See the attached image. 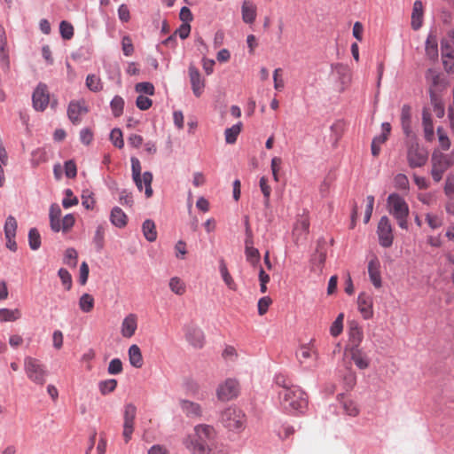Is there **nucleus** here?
Masks as SVG:
<instances>
[{"mask_svg":"<svg viewBox=\"0 0 454 454\" xmlns=\"http://www.w3.org/2000/svg\"><path fill=\"white\" fill-rule=\"evenodd\" d=\"M431 176L435 183H439L444 173L453 165V160L450 154L441 152H434L431 157Z\"/></svg>","mask_w":454,"mask_h":454,"instance_id":"0eeeda50","label":"nucleus"},{"mask_svg":"<svg viewBox=\"0 0 454 454\" xmlns=\"http://www.w3.org/2000/svg\"><path fill=\"white\" fill-rule=\"evenodd\" d=\"M21 313L18 309H0V322H12L20 318Z\"/></svg>","mask_w":454,"mask_h":454,"instance_id":"e433bc0d","label":"nucleus"},{"mask_svg":"<svg viewBox=\"0 0 454 454\" xmlns=\"http://www.w3.org/2000/svg\"><path fill=\"white\" fill-rule=\"evenodd\" d=\"M378 236L380 246L389 247L393 244V231L387 216H382L378 223Z\"/></svg>","mask_w":454,"mask_h":454,"instance_id":"9d476101","label":"nucleus"},{"mask_svg":"<svg viewBox=\"0 0 454 454\" xmlns=\"http://www.w3.org/2000/svg\"><path fill=\"white\" fill-rule=\"evenodd\" d=\"M239 384L234 379H227L216 389V395L220 401H230L238 396Z\"/></svg>","mask_w":454,"mask_h":454,"instance_id":"6e6552de","label":"nucleus"},{"mask_svg":"<svg viewBox=\"0 0 454 454\" xmlns=\"http://www.w3.org/2000/svg\"><path fill=\"white\" fill-rule=\"evenodd\" d=\"M426 221L431 229H438L442 225V218L437 215L427 214Z\"/></svg>","mask_w":454,"mask_h":454,"instance_id":"052dcab7","label":"nucleus"},{"mask_svg":"<svg viewBox=\"0 0 454 454\" xmlns=\"http://www.w3.org/2000/svg\"><path fill=\"white\" fill-rule=\"evenodd\" d=\"M444 193L448 197H454V172L448 175L445 185H444Z\"/></svg>","mask_w":454,"mask_h":454,"instance_id":"338daca9","label":"nucleus"},{"mask_svg":"<svg viewBox=\"0 0 454 454\" xmlns=\"http://www.w3.org/2000/svg\"><path fill=\"white\" fill-rule=\"evenodd\" d=\"M276 384L281 387V390L290 389L294 387H297L298 386H294L292 384L291 380L283 374H278L275 378Z\"/></svg>","mask_w":454,"mask_h":454,"instance_id":"6e6d98bb","label":"nucleus"},{"mask_svg":"<svg viewBox=\"0 0 454 454\" xmlns=\"http://www.w3.org/2000/svg\"><path fill=\"white\" fill-rule=\"evenodd\" d=\"M380 262L377 256L373 255L368 262V274L370 280L375 288L382 286Z\"/></svg>","mask_w":454,"mask_h":454,"instance_id":"dca6fc26","label":"nucleus"},{"mask_svg":"<svg viewBox=\"0 0 454 454\" xmlns=\"http://www.w3.org/2000/svg\"><path fill=\"white\" fill-rule=\"evenodd\" d=\"M241 122L233 125L231 128L225 129V141L227 144H234L237 140L239 134L241 131Z\"/></svg>","mask_w":454,"mask_h":454,"instance_id":"4c0bfd02","label":"nucleus"},{"mask_svg":"<svg viewBox=\"0 0 454 454\" xmlns=\"http://www.w3.org/2000/svg\"><path fill=\"white\" fill-rule=\"evenodd\" d=\"M381 129H382L381 135L375 137L372 140L373 143L378 144L380 145L384 144L387 141V139L390 134V131H391L390 123L383 122L381 125Z\"/></svg>","mask_w":454,"mask_h":454,"instance_id":"8fccbe9b","label":"nucleus"},{"mask_svg":"<svg viewBox=\"0 0 454 454\" xmlns=\"http://www.w3.org/2000/svg\"><path fill=\"white\" fill-rule=\"evenodd\" d=\"M86 86L94 92H98L103 89L101 79L95 74H89L87 76Z\"/></svg>","mask_w":454,"mask_h":454,"instance_id":"79ce46f5","label":"nucleus"},{"mask_svg":"<svg viewBox=\"0 0 454 454\" xmlns=\"http://www.w3.org/2000/svg\"><path fill=\"white\" fill-rule=\"evenodd\" d=\"M216 431L213 426L200 424L184 440V447L192 454H210L215 447Z\"/></svg>","mask_w":454,"mask_h":454,"instance_id":"f257e3e1","label":"nucleus"},{"mask_svg":"<svg viewBox=\"0 0 454 454\" xmlns=\"http://www.w3.org/2000/svg\"><path fill=\"white\" fill-rule=\"evenodd\" d=\"M309 229V219L307 215H300L293 229V238L296 245L304 242L307 239Z\"/></svg>","mask_w":454,"mask_h":454,"instance_id":"9b49d317","label":"nucleus"},{"mask_svg":"<svg viewBox=\"0 0 454 454\" xmlns=\"http://www.w3.org/2000/svg\"><path fill=\"white\" fill-rule=\"evenodd\" d=\"M66 197L62 200V205L65 208H69L78 204V199L74 196L73 192L70 189H67L65 192Z\"/></svg>","mask_w":454,"mask_h":454,"instance_id":"13d9d810","label":"nucleus"},{"mask_svg":"<svg viewBox=\"0 0 454 454\" xmlns=\"http://www.w3.org/2000/svg\"><path fill=\"white\" fill-rule=\"evenodd\" d=\"M282 73L283 70L281 68H276L273 73L274 88L278 91H281L285 87Z\"/></svg>","mask_w":454,"mask_h":454,"instance_id":"bf43d9fd","label":"nucleus"},{"mask_svg":"<svg viewBox=\"0 0 454 454\" xmlns=\"http://www.w3.org/2000/svg\"><path fill=\"white\" fill-rule=\"evenodd\" d=\"M17 221L12 215H9L6 218L4 224V235L5 238H15L17 231Z\"/></svg>","mask_w":454,"mask_h":454,"instance_id":"ea45409f","label":"nucleus"},{"mask_svg":"<svg viewBox=\"0 0 454 454\" xmlns=\"http://www.w3.org/2000/svg\"><path fill=\"white\" fill-rule=\"evenodd\" d=\"M427 152L418 144H411L407 151V160L412 168H420L427 161Z\"/></svg>","mask_w":454,"mask_h":454,"instance_id":"1a4fd4ad","label":"nucleus"},{"mask_svg":"<svg viewBox=\"0 0 454 454\" xmlns=\"http://www.w3.org/2000/svg\"><path fill=\"white\" fill-rule=\"evenodd\" d=\"M395 185L396 188L401 190H407L409 188V180L408 177L404 174H398L395 176Z\"/></svg>","mask_w":454,"mask_h":454,"instance_id":"774afa93","label":"nucleus"},{"mask_svg":"<svg viewBox=\"0 0 454 454\" xmlns=\"http://www.w3.org/2000/svg\"><path fill=\"white\" fill-rule=\"evenodd\" d=\"M188 72L192 92L195 97L200 98L206 86L205 79L201 77L199 69L194 66H190Z\"/></svg>","mask_w":454,"mask_h":454,"instance_id":"ddd939ff","label":"nucleus"},{"mask_svg":"<svg viewBox=\"0 0 454 454\" xmlns=\"http://www.w3.org/2000/svg\"><path fill=\"white\" fill-rule=\"evenodd\" d=\"M110 222L117 228H124L128 223V216L119 207H114L111 210Z\"/></svg>","mask_w":454,"mask_h":454,"instance_id":"bb28decb","label":"nucleus"},{"mask_svg":"<svg viewBox=\"0 0 454 454\" xmlns=\"http://www.w3.org/2000/svg\"><path fill=\"white\" fill-rule=\"evenodd\" d=\"M426 54L431 59H435L438 57V40L433 33H430L427 38Z\"/></svg>","mask_w":454,"mask_h":454,"instance_id":"c756f323","label":"nucleus"},{"mask_svg":"<svg viewBox=\"0 0 454 454\" xmlns=\"http://www.w3.org/2000/svg\"><path fill=\"white\" fill-rule=\"evenodd\" d=\"M137 329V316L130 313L127 315L121 322V333L122 337L131 338Z\"/></svg>","mask_w":454,"mask_h":454,"instance_id":"f3484780","label":"nucleus"},{"mask_svg":"<svg viewBox=\"0 0 454 454\" xmlns=\"http://www.w3.org/2000/svg\"><path fill=\"white\" fill-rule=\"evenodd\" d=\"M130 161L132 169V178L137 189L141 192L143 190V185H145V194L146 198L152 197L153 193L152 188L153 174L149 171H146L141 176L142 168L139 160L136 157H132Z\"/></svg>","mask_w":454,"mask_h":454,"instance_id":"20e7f679","label":"nucleus"},{"mask_svg":"<svg viewBox=\"0 0 454 454\" xmlns=\"http://www.w3.org/2000/svg\"><path fill=\"white\" fill-rule=\"evenodd\" d=\"M442 58L446 71L451 72L454 69V50L452 47L442 42Z\"/></svg>","mask_w":454,"mask_h":454,"instance_id":"393cba45","label":"nucleus"},{"mask_svg":"<svg viewBox=\"0 0 454 454\" xmlns=\"http://www.w3.org/2000/svg\"><path fill=\"white\" fill-rule=\"evenodd\" d=\"M342 407L345 412L351 417H356L359 414V409L356 403L350 399H345L342 402Z\"/></svg>","mask_w":454,"mask_h":454,"instance_id":"09e8293b","label":"nucleus"},{"mask_svg":"<svg viewBox=\"0 0 454 454\" xmlns=\"http://www.w3.org/2000/svg\"><path fill=\"white\" fill-rule=\"evenodd\" d=\"M110 139L113 142L114 145L118 148H122L124 145V141L122 138V132L119 129H114L110 134Z\"/></svg>","mask_w":454,"mask_h":454,"instance_id":"4d7b16f0","label":"nucleus"},{"mask_svg":"<svg viewBox=\"0 0 454 454\" xmlns=\"http://www.w3.org/2000/svg\"><path fill=\"white\" fill-rule=\"evenodd\" d=\"M278 400L281 408L288 413L303 412L308 405L307 395L300 387L279 390Z\"/></svg>","mask_w":454,"mask_h":454,"instance_id":"f03ea898","label":"nucleus"},{"mask_svg":"<svg viewBox=\"0 0 454 454\" xmlns=\"http://www.w3.org/2000/svg\"><path fill=\"white\" fill-rule=\"evenodd\" d=\"M348 337L350 348H358L363 340L364 333L357 323L351 322L349 324Z\"/></svg>","mask_w":454,"mask_h":454,"instance_id":"412c9836","label":"nucleus"},{"mask_svg":"<svg viewBox=\"0 0 454 454\" xmlns=\"http://www.w3.org/2000/svg\"><path fill=\"white\" fill-rule=\"evenodd\" d=\"M423 4L421 1H415L411 13V27L418 30L422 25Z\"/></svg>","mask_w":454,"mask_h":454,"instance_id":"cd10ccee","label":"nucleus"},{"mask_svg":"<svg viewBox=\"0 0 454 454\" xmlns=\"http://www.w3.org/2000/svg\"><path fill=\"white\" fill-rule=\"evenodd\" d=\"M88 113V108L84 100L71 101L67 108V115L74 124L81 121V116Z\"/></svg>","mask_w":454,"mask_h":454,"instance_id":"2eb2a0df","label":"nucleus"},{"mask_svg":"<svg viewBox=\"0 0 454 454\" xmlns=\"http://www.w3.org/2000/svg\"><path fill=\"white\" fill-rule=\"evenodd\" d=\"M105 232L106 229L103 224H99L96 231L93 237V242L98 251H100L105 245Z\"/></svg>","mask_w":454,"mask_h":454,"instance_id":"a19ab883","label":"nucleus"},{"mask_svg":"<svg viewBox=\"0 0 454 454\" xmlns=\"http://www.w3.org/2000/svg\"><path fill=\"white\" fill-rule=\"evenodd\" d=\"M183 412L190 418H198L201 416L202 410L199 403L188 400H182L180 402Z\"/></svg>","mask_w":454,"mask_h":454,"instance_id":"a878e982","label":"nucleus"},{"mask_svg":"<svg viewBox=\"0 0 454 454\" xmlns=\"http://www.w3.org/2000/svg\"><path fill=\"white\" fill-rule=\"evenodd\" d=\"M296 357L301 364H306L309 360H317V353L311 344L300 347L296 352Z\"/></svg>","mask_w":454,"mask_h":454,"instance_id":"6ab92c4d","label":"nucleus"},{"mask_svg":"<svg viewBox=\"0 0 454 454\" xmlns=\"http://www.w3.org/2000/svg\"><path fill=\"white\" fill-rule=\"evenodd\" d=\"M136 91L139 93H145L147 95H153L154 94V87L153 83L144 82H138L136 84Z\"/></svg>","mask_w":454,"mask_h":454,"instance_id":"0e129e2a","label":"nucleus"},{"mask_svg":"<svg viewBox=\"0 0 454 454\" xmlns=\"http://www.w3.org/2000/svg\"><path fill=\"white\" fill-rule=\"evenodd\" d=\"M79 307L85 313L90 312L94 308V298L89 294H83L79 300Z\"/></svg>","mask_w":454,"mask_h":454,"instance_id":"58836bf2","label":"nucleus"},{"mask_svg":"<svg viewBox=\"0 0 454 454\" xmlns=\"http://www.w3.org/2000/svg\"><path fill=\"white\" fill-rule=\"evenodd\" d=\"M168 286L175 294L183 295L186 292V285L179 277H173L169 279Z\"/></svg>","mask_w":454,"mask_h":454,"instance_id":"f704fd0d","label":"nucleus"},{"mask_svg":"<svg viewBox=\"0 0 454 454\" xmlns=\"http://www.w3.org/2000/svg\"><path fill=\"white\" fill-rule=\"evenodd\" d=\"M387 209L397 221L402 229H407V217L409 215V206L397 193H391L387 198Z\"/></svg>","mask_w":454,"mask_h":454,"instance_id":"7ed1b4c3","label":"nucleus"},{"mask_svg":"<svg viewBox=\"0 0 454 454\" xmlns=\"http://www.w3.org/2000/svg\"><path fill=\"white\" fill-rule=\"evenodd\" d=\"M137 408L132 403L125 406L124 423H123V437L126 442L131 439L134 431V420L136 418Z\"/></svg>","mask_w":454,"mask_h":454,"instance_id":"f8f14e48","label":"nucleus"},{"mask_svg":"<svg viewBox=\"0 0 454 454\" xmlns=\"http://www.w3.org/2000/svg\"><path fill=\"white\" fill-rule=\"evenodd\" d=\"M401 125L407 137H411V108L409 105H403L401 109Z\"/></svg>","mask_w":454,"mask_h":454,"instance_id":"4be33fe9","label":"nucleus"},{"mask_svg":"<svg viewBox=\"0 0 454 454\" xmlns=\"http://www.w3.org/2000/svg\"><path fill=\"white\" fill-rule=\"evenodd\" d=\"M351 359L355 364L361 370H364L369 366V359L365 353L360 348H349Z\"/></svg>","mask_w":454,"mask_h":454,"instance_id":"b1692460","label":"nucleus"},{"mask_svg":"<svg viewBox=\"0 0 454 454\" xmlns=\"http://www.w3.org/2000/svg\"><path fill=\"white\" fill-rule=\"evenodd\" d=\"M372 298L371 295L363 293L358 295L357 298V305L358 309L361 312L363 317L364 319H369L372 317L373 316V309H372Z\"/></svg>","mask_w":454,"mask_h":454,"instance_id":"a211bd4d","label":"nucleus"},{"mask_svg":"<svg viewBox=\"0 0 454 454\" xmlns=\"http://www.w3.org/2000/svg\"><path fill=\"white\" fill-rule=\"evenodd\" d=\"M59 31L61 34V36L66 39L69 40L74 35V27L67 21H61L59 25Z\"/></svg>","mask_w":454,"mask_h":454,"instance_id":"864d4df0","label":"nucleus"},{"mask_svg":"<svg viewBox=\"0 0 454 454\" xmlns=\"http://www.w3.org/2000/svg\"><path fill=\"white\" fill-rule=\"evenodd\" d=\"M24 370L27 378L35 384L43 386L46 382L47 371L44 364L38 359L31 356L25 357Z\"/></svg>","mask_w":454,"mask_h":454,"instance_id":"39448f33","label":"nucleus"},{"mask_svg":"<svg viewBox=\"0 0 454 454\" xmlns=\"http://www.w3.org/2000/svg\"><path fill=\"white\" fill-rule=\"evenodd\" d=\"M29 247L32 250H37L41 246V237L35 228L30 229L28 232Z\"/></svg>","mask_w":454,"mask_h":454,"instance_id":"de8ad7c7","label":"nucleus"},{"mask_svg":"<svg viewBox=\"0 0 454 454\" xmlns=\"http://www.w3.org/2000/svg\"><path fill=\"white\" fill-rule=\"evenodd\" d=\"M325 241L324 239L317 241V250L312 258V262L322 269L326 260V250L325 248Z\"/></svg>","mask_w":454,"mask_h":454,"instance_id":"7c9ffc66","label":"nucleus"},{"mask_svg":"<svg viewBox=\"0 0 454 454\" xmlns=\"http://www.w3.org/2000/svg\"><path fill=\"white\" fill-rule=\"evenodd\" d=\"M108 373L112 375L119 374L122 372V363L119 358H114L110 361L108 365Z\"/></svg>","mask_w":454,"mask_h":454,"instance_id":"69168bd1","label":"nucleus"},{"mask_svg":"<svg viewBox=\"0 0 454 454\" xmlns=\"http://www.w3.org/2000/svg\"><path fill=\"white\" fill-rule=\"evenodd\" d=\"M50 224L54 232L60 231L61 209L58 204H52L50 208Z\"/></svg>","mask_w":454,"mask_h":454,"instance_id":"c85d7f7f","label":"nucleus"},{"mask_svg":"<svg viewBox=\"0 0 454 454\" xmlns=\"http://www.w3.org/2000/svg\"><path fill=\"white\" fill-rule=\"evenodd\" d=\"M142 230H143L145 238L149 242H153L156 240L157 231H156V226H155V223L153 221H152L150 219L145 220L142 225Z\"/></svg>","mask_w":454,"mask_h":454,"instance_id":"72a5a7b5","label":"nucleus"},{"mask_svg":"<svg viewBox=\"0 0 454 454\" xmlns=\"http://www.w3.org/2000/svg\"><path fill=\"white\" fill-rule=\"evenodd\" d=\"M8 50H7V39L5 30L3 27H0V59L3 60L7 59Z\"/></svg>","mask_w":454,"mask_h":454,"instance_id":"3c124183","label":"nucleus"},{"mask_svg":"<svg viewBox=\"0 0 454 454\" xmlns=\"http://www.w3.org/2000/svg\"><path fill=\"white\" fill-rule=\"evenodd\" d=\"M58 275L65 286L67 290H70L72 287V277L71 274L64 268L59 270Z\"/></svg>","mask_w":454,"mask_h":454,"instance_id":"680f3d73","label":"nucleus"},{"mask_svg":"<svg viewBox=\"0 0 454 454\" xmlns=\"http://www.w3.org/2000/svg\"><path fill=\"white\" fill-rule=\"evenodd\" d=\"M117 387V380L114 379L106 380L99 383V390L102 395H107L113 392Z\"/></svg>","mask_w":454,"mask_h":454,"instance_id":"603ef678","label":"nucleus"},{"mask_svg":"<svg viewBox=\"0 0 454 454\" xmlns=\"http://www.w3.org/2000/svg\"><path fill=\"white\" fill-rule=\"evenodd\" d=\"M271 303H272V300L269 296L262 297L258 301V304H257L259 315L263 316L264 314H266V312L268 311L269 307L271 305Z\"/></svg>","mask_w":454,"mask_h":454,"instance_id":"e2e57ef3","label":"nucleus"},{"mask_svg":"<svg viewBox=\"0 0 454 454\" xmlns=\"http://www.w3.org/2000/svg\"><path fill=\"white\" fill-rule=\"evenodd\" d=\"M343 320H344V314L343 313L339 314L330 327V333L332 336L337 337L342 333Z\"/></svg>","mask_w":454,"mask_h":454,"instance_id":"a18cd8bd","label":"nucleus"},{"mask_svg":"<svg viewBox=\"0 0 454 454\" xmlns=\"http://www.w3.org/2000/svg\"><path fill=\"white\" fill-rule=\"evenodd\" d=\"M111 109L115 117H119L122 114L124 107V100L120 96H115L111 101Z\"/></svg>","mask_w":454,"mask_h":454,"instance_id":"49530a36","label":"nucleus"},{"mask_svg":"<svg viewBox=\"0 0 454 454\" xmlns=\"http://www.w3.org/2000/svg\"><path fill=\"white\" fill-rule=\"evenodd\" d=\"M75 223V218L73 214H67L60 220V231L68 232Z\"/></svg>","mask_w":454,"mask_h":454,"instance_id":"5fc2aeb1","label":"nucleus"},{"mask_svg":"<svg viewBox=\"0 0 454 454\" xmlns=\"http://www.w3.org/2000/svg\"><path fill=\"white\" fill-rule=\"evenodd\" d=\"M186 339L193 347L200 348L204 345L205 336L199 327H191L186 333Z\"/></svg>","mask_w":454,"mask_h":454,"instance_id":"5701e85b","label":"nucleus"},{"mask_svg":"<svg viewBox=\"0 0 454 454\" xmlns=\"http://www.w3.org/2000/svg\"><path fill=\"white\" fill-rule=\"evenodd\" d=\"M220 272L223 278V282L228 286L229 289L232 291H236L238 286L235 283L234 279L232 278L231 275L230 274L227 266L223 261H221L220 262Z\"/></svg>","mask_w":454,"mask_h":454,"instance_id":"c9c22d12","label":"nucleus"},{"mask_svg":"<svg viewBox=\"0 0 454 454\" xmlns=\"http://www.w3.org/2000/svg\"><path fill=\"white\" fill-rule=\"evenodd\" d=\"M247 261L253 266L256 267L260 263L261 255L257 248L252 247L245 249Z\"/></svg>","mask_w":454,"mask_h":454,"instance_id":"c03bdc74","label":"nucleus"},{"mask_svg":"<svg viewBox=\"0 0 454 454\" xmlns=\"http://www.w3.org/2000/svg\"><path fill=\"white\" fill-rule=\"evenodd\" d=\"M256 5L250 0H245L242 3L241 13L242 20L247 24H252L256 19Z\"/></svg>","mask_w":454,"mask_h":454,"instance_id":"aec40b11","label":"nucleus"},{"mask_svg":"<svg viewBox=\"0 0 454 454\" xmlns=\"http://www.w3.org/2000/svg\"><path fill=\"white\" fill-rule=\"evenodd\" d=\"M422 122L425 137L427 140L431 141L434 137V125L431 119V114L427 109H424L422 112Z\"/></svg>","mask_w":454,"mask_h":454,"instance_id":"473e14b6","label":"nucleus"},{"mask_svg":"<svg viewBox=\"0 0 454 454\" xmlns=\"http://www.w3.org/2000/svg\"><path fill=\"white\" fill-rule=\"evenodd\" d=\"M129 359L130 364L135 368H141L144 361L140 348L133 344L129 348Z\"/></svg>","mask_w":454,"mask_h":454,"instance_id":"2f4dec72","label":"nucleus"},{"mask_svg":"<svg viewBox=\"0 0 454 454\" xmlns=\"http://www.w3.org/2000/svg\"><path fill=\"white\" fill-rule=\"evenodd\" d=\"M34 108L37 111H43L49 104V93L44 84H39L32 97Z\"/></svg>","mask_w":454,"mask_h":454,"instance_id":"4468645a","label":"nucleus"},{"mask_svg":"<svg viewBox=\"0 0 454 454\" xmlns=\"http://www.w3.org/2000/svg\"><path fill=\"white\" fill-rule=\"evenodd\" d=\"M78 253L73 248H67L65 252L64 255V263L71 268H75L77 265Z\"/></svg>","mask_w":454,"mask_h":454,"instance_id":"37998d69","label":"nucleus"},{"mask_svg":"<svg viewBox=\"0 0 454 454\" xmlns=\"http://www.w3.org/2000/svg\"><path fill=\"white\" fill-rule=\"evenodd\" d=\"M223 426L231 431L243 429L246 421L245 413L237 407H228L221 413Z\"/></svg>","mask_w":454,"mask_h":454,"instance_id":"423d86ee","label":"nucleus"}]
</instances>
